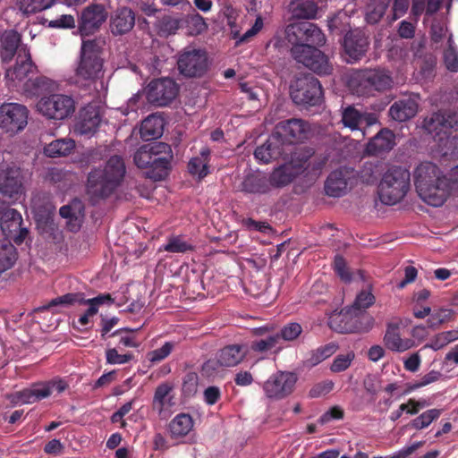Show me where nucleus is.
I'll return each instance as SVG.
<instances>
[{
	"label": "nucleus",
	"mask_w": 458,
	"mask_h": 458,
	"mask_svg": "<svg viewBox=\"0 0 458 458\" xmlns=\"http://www.w3.org/2000/svg\"><path fill=\"white\" fill-rule=\"evenodd\" d=\"M375 302V296L369 291H361L356 297L353 307L357 310L369 308Z\"/></svg>",
	"instance_id": "61"
},
{
	"label": "nucleus",
	"mask_w": 458,
	"mask_h": 458,
	"mask_svg": "<svg viewBox=\"0 0 458 458\" xmlns=\"http://www.w3.org/2000/svg\"><path fill=\"white\" fill-rule=\"evenodd\" d=\"M294 174L293 167L287 165L274 169L268 180L269 186L281 188L293 182Z\"/></svg>",
	"instance_id": "40"
},
{
	"label": "nucleus",
	"mask_w": 458,
	"mask_h": 458,
	"mask_svg": "<svg viewBox=\"0 0 458 458\" xmlns=\"http://www.w3.org/2000/svg\"><path fill=\"white\" fill-rule=\"evenodd\" d=\"M162 250L172 253H186L192 251L194 247L189 242L184 241L182 236L176 235L169 237L166 244L162 247Z\"/></svg>",
	"instance_id": "44"
},
{
	"label": "nucleus",
	"mask_w": 458,
	"mask_h": 458,
	"mask_svg": "<svg viewBox=\"0 0 458 458\" xmlns=\"http://www.w3.org/2000/svg\"><path fill=\"white\" fill-rule=\"evenodd\" d=\"M38 111L48 119L64 120L75 111V101L67 95L52 94L37 103Z\"/></svg>",
	"instance_id": "9"
},
{
	"label": "nucleus",
	"mask_w": 458,
	"mask_h": 458,
	"mask_svg": "<svg viewBox=\"0 0 458 458\" xmlns=\"http://www.w3.org/2000/svg\"><path fill=\"white\" fill-rule=\"evenodd\" d=\"M171 146L165 142L145 144L133 156L134 164L147 169L146 176L155 182L165 179L171 171L173 160Z\"/></svg>",
	"instance_id": "3"
},
{
	"label": "nucleus",
	"mask_w": 458,
	"mask_h": 458,
	"mask_svg": "<svg viewBox=\"0 0 458 458\" xmlns=\"http://www.w3.org/2000/svg\"><path fill=\"white\" fill-rule=\"evenodd\" d=\"M75 148V141L71 138L53 140L44 148L45 154L49 157H65Z\"/></svg>",
	"instance_id": "37"
},
{
	"label": "nucleus",
	"mask_w": 458,
	"mask_h": 458,
	"mask_svg": "<svg viewBox=\"0 0 458 458\" xmlns=\"http://www.w3.org/2000/svg\"><path fill=\"white\" fill-rule=\"evenodd\" d=\"M100 51L101 47L96 40L82 41L81 61L76 70L79 77L94 81L101 75L103 61Z\"/></svg>",
	"instance_id": "8"
},
{
	"label": "nucleus",
	"mask_w": 458,
	"mask_h": 458,
	"mask_svg": "<svg viewBox=\"0 0 458 458\" xmlns=\"http://www.w3.org/2000/svg\"><path fill=\"white\" fill-rule=\"evenodd\" d=\"M185 22L191 35L200 34L207 29L204 18L195 12L186 16Z\"/></svg>",
	"instance_id": "48"
},
{
	"label": "nucleus",
	"mask_w": 458,
	"mask_h": 458,
	"mask_svg": "<svg viewBox=\"0 0 458 458\" xmlns=\"http://www.w3.org/2000/svg\"><path fill=\"white\" fill-rule=\"evenodd\" d=\"M179 94V88H148L147 99L156 106L170 105Z\"/></svg>",
	"instance_id": "31"
},
{
	"label": "nucleus",
	"mask_w": 458,
	"mask_h": 458,
	"mask_svg": "<svg viewBox=\"0 0 458 458\" xmlns=\"http://www.w3.org/2000/svg\"><path fill=\"white\" fill-rule=\"evenodd\" d=\"M395 145L394 133L387 129H381L368 143L367 152L370 155H377L391 150Z\"/></svg>",
	"instance_id": "27"
},
{
	"label": "nucleus",
	"mask_w": 458,
	"mask_h": 458,
	"mask_svg": "<svg viewBox=\"0 0 458 458\" xmlns=\"http://www.w3.org/2000/svg\"><path fill=\"white\" fill-rule=\"evenodd\" d=\"M67 388V382L59 377L47 381H38L33 383L30 387L15 392L12 402L14 403L30 404L49 397L55 391L57 394H61Z\"/></svg>",
	"instance_id": "6"
},
{
	"label": "nucleus",
	"mask_w": 458,
	"mask_h": 458,
	"mask_svg": "<svg viewBox=\"0 0 458 458\" xmlns=\"http://www.w3.org/2000/svg\"><path fill=\"white\" fill-rule=\"evenodd\" d=\"M210 153L208 148H202L199 156L191 158L188 163V171L191 175L203 179L209 174Z\"/></svg>",
	"instance_id": "35"
},
{
	"label": "nucleus",
	"mask_w": 458,
	"mask_h": 458,
	"mask_svg": "<svg viewBox=\"0 0 458 458\" xmlns=\"http://www.w3.org/2000/svg\"><path fill=\"white\" fill-rule=\"evenodd\" d=\"M446 68L452 72L458 71V51L454 47L452 35L448 38V47L444 55Z\"/></svg>",
	"instance_id": "51"
},
{
	"label": "nucleus",
	"mask_w": 458,
	"mask_h": 458,
	"mask_svg": "<svg viewBox=\"0 0 458 458\" xmlns=\"http://www.w3.org/2000/svg\"><path fill=\"white\" fill-rule=\"evenodd\" d=\"M204 401L208 405L216 404L221 398V391L218 386H211L204 390Z\"/></svg>",
	"instance_id": "64"
},
{
	"label": "nucleus",
	"mask_w": 458,
	"mask_h": 458,
	"mask_svg": "<svg viewBox=\"0 0 458 458\" xmlns=\"http://www.w3.org/2000/svg\"><path fill=\"white\" fill-rule=\"evenodd\" d=\"M274 131L289 148L291 145L308 138L309 127L303 120L292 118L278 123Z\"/></svg>",
	"instance_id": "15"
},
{
	"label": "nucleus",
	"mask_w": 458,
	"mask_h": 458,
	"mask_svg": "<svg viewBox=\"0 0 458 458\" xmlns=\"http://www.w3.org/2000/svg\"><path fill=\"white\" fill-rule=\"evenodd\" d=\"M22 217L20 212L14 208L4 209L0 216L1 230L5 240H13L16 244H21L29 231L22 227Z\"/></svg>",
	"instance_id": "14"
},
{
	"label": "nucleus",
	"mask_w": 458,
	"mask_h": 458,
	"mask_svg": "<svg viewBox=\"0 0 458 458\" xmlns=\"http://www.w3.org/2000/svg\"><path fill=\"white\" fill-rule=\"evenodd\" d=\"M453 315V310L449 309H440L436 310L432 314L430 313V316L427 320V326L430 328H437L442 324L449 321Z\"/></svg>",
	"instance_id": "50"
},
{
	"label": "nucleus",
	"mask_w": 458,
	"mask_h": 458,
	"mask_svg": "<svg viewBox=\"0 0 458 458\" xmlns=\"http://www.w3.org/2000/svg\"><path fill=\"white\" fill-rule=\"evenodd\" d=\"M302 333V327L297 322H290L285 324L276 334L278 340L293 342L299 338Z\"/></svg>",
	"instance_id": "46"
},
{
	"label": "nucleus",
	"mask_w": 458,
	"mask_h": 458,
	"mask_svg": "<svg viewBox=\"0 0 458 458\" xmlns=\"http://www.w3.org/2000/svg\"><path fill=\"white\" fill-rule=\"evenodd\" d=\"M133 354L131 352H127L124 354L118 353L116 348H108L106 351V360L108 364H126L130 362L133 359Z\"/></svg>",
	"instance_id": "57"
},
{
	"label": "nucleus",
	"mask_w": 458,
	"mask_h": 458,
	"mask_svg": "<svg viewBox=\"0 0 458 458\" xmlns=\"http://www.w3.org/2000/svg\"><path fill=\"white\" fill-rule=\"evenodd\" d=\"M289 12L295 19H313L316 17L318 6L312 0H291Z\"/></svg>",
	"instance_id": "36"
},
{
	"label": "nucleus",
	"mask_w": 458,
	"mask_h": 458,
	"mask_svg": "<svg viewBox=\"0 0 458 458\" xmlns=\"http://www.w3.org/2000/svg\"><path fill=\"white\" fill-rule=\"evenodd\" d=\"M20 10L25 14H32L49 9L55 0H17Z\"/></svg>",
	"instance_id": "43"
},
{
	"label": "nucleus",
	"mask_w": 458,
	"mask_h": 458,
	"mask_svg": "<svg viewBox=\"0 0 458 458\" xmlns=\"http://www.w3.org/2000/svg\"><path fill=\"white\" fill-rule=\"evenodd\" d=\"M279 343L276 334L269 335L264 339L254 340L250 344V349L255 352H266L275 348Z\"/></svg>",
	"instance_id": "49"
},
{
	"label": "nucleus",
	"mask_w": 458,
	"mask_h": 458,
	"mask_svg": "<svg viewBox=\"0 0 458 458\" xmlns=\"http://www.w3.org/2000/svg\"><path fill=\"white\" fill-rule=\"evenodd\" d=\"M410 186L409 170L401 166H392L383 174L378 184L379 199L386 205H394L406 196Z\"/></svg>",
	"instance_id": "5"
},
{
	"label": "nucleus",
	"mask_w": 458,
	"mask_h": 458,
	"mask_svg": "<svg viewBox=\"0 0 458 458\" xmlns=\"http://www.w3.org/2000/svg\"><path fill=\"white\" fill-rule=\"evenodd\" d=\"M355 358L353 352H348L346 354H338L335 357L330 370L334 373H339L346 370Z\"/></svg>",
	"instance_id": "52"
},
{
	"label": "nucleus",
	"mask_w": 458,
	"mask_h": 458,
	"mask_svg": "<svg viewBox=\"0 0 458 458\" xmlns=\"http://www.w3.org/2000/svg\"><path fill=\"white\" fill-rule=\"evenodd\" d=\"M293 101L304 107L319 106L324 99L323 88H291Z\"/></svg>",
	"instance_id": "25"
},
{
	"label": "nucleus",
	"mask_w": 458,
	"mask_h": 458,
	"mask_svg": "<svg viewBox=\"0 0 458 458\" xmlns=\"http://www.w3.org/2000/svg\"><path fill=\"white\" fill-rule=\"evenodd\" d=\"M28 109L17 103H5L0 106V127L14 134L22 131L28 123Z\"/></svg>",
	"instance_id": "11"
},
{
	"label": "nucleus",
	"mask_w": 458,
	"mask_h": 458,
	"mask_svg": "<svg viewBox=\"0 0 458 458\" xmlns=\"http://www.w3.org/2000/svg\"><path fill=\"white\" fill-rule=\"evenodd\" d=\"M163 119L157 115L151 114L142 121L140 133L143 140L148 141L159 138L163 134Z\"/></svg>",
	"instance_id": "34"
},
{
	"label": "nucleus",
	"mask_w": 458,
	"mask_h": 458,
	"mask_svg": "<svg viewBox=\"0 0 458 458\" xmlns=\"http://www.w3.org/2000/svg\"><path fill=\"white\" fill-rule=\"evenodd\" d=\"M418 195L427 204L433 207H441L450 196L447 177L443 175L437 182L427 187V191H419Z\"/></svg>",
	"instance_id": "21"
},
{
	"label": "nucleus",
	"mask_w": 458,
	"mask_h": 458,
	"mask_svg": "<svg viewBox=\"0 0 458 458\" xmlns=\"http://www.w3.org/2000/svg\"><path fill=\"white\" fill-rule=\"evenodd\" d=\"M175 346L176 344L174 342H165L160 348L148 352L147 359L151 364L158 363L166 359Z\"/></svg>",
	"instance_id": "47"
},
{
	"label": "nucleus",
	"mask_w": 458,
	"mask_h": 458,
	"mask_svg": "<svg viewBox=\"0 0 458 458\" xmlns=\"http://www.w3.org/2000/svg\"><path fill=\"white\" fill-rule=\"evenodd\" d=\"M241 191L249 194H265L270 191V186L265 175L249 174L241 183Z\"/></svg>",
	"instance_id": "30"
},
{
	"label": "nucleus",
	"mask_w": 458,
	"mask_h": 458,
	"mask_svg": "<svg viewBox=\"0 0 458 458\" xmlns=\"http://www.w3.org/2000/svg\"><path fill=\"white\" fill-rule=\"evenodd\" d=\"M290 149L275 131L268 137L264 144L257 147L254 157L259 161L267 164L278 158L287 159Z\"/></svg>",
	"instance_id": "16"
},
{
	"label": "nucleus",
	"mask_w": 458,
	"mask_h": 458,
	"mask_svg": "<svg viewBox=\"0 0 458 458\" xmlns=\"http://www.w3.org/2000/svg\"><path fill=\"white\" fill-rule=\"evenodd\" d=\"M125 164L122 157L112 156L105 167L92 170L88 176L87 191L92 200L106 199L114 193L125 175Z\"/></svg>",
	"instance_id": "2"
},
{
	"label": "nucleus",
	"mask_w": 458,
	"mask_h": 458,
	"mask_svg": "<svg viewBox=\"0 0 458 458\" xmlns=\"http://www.w3.org/2000/svg\"><path fill=\"white\" fill-rule=\"evenodd\" d=\"M105 118V108L100 102H89L81 107L74 120V133L87 138L93 137L100 129Z\"/></svg>",
	"instance_id": "7"
},
{
	"label": "nucleus",
	"mask_w": 458,
	"mask_h": 458,
	"mask_svg": "<svg viewBox=\"0 0 458 458\" xmlns=\"http://www.w3.org/2000/svg\"><path fill=\"white\" fill-rule=\"evenodd\" d=\"M417 112L418 103L408 98L394 102L389 109V115L395 121L405 122L414 117Z\"/></svg>",
	"instance_id": "29"
},
{
	"label": "nucleus",
	"mask_w": 458,
	"mask_h": 458,
	"mask_svg": "<svg viewBox=\"0 0 458 458\" xmlns=\"http://www.w3.org/2000/svg\"><path fill=\"white\" fill-rule=\"evenodd\" d=\"M16 250L10 241H0V273L13 267L16 260Z\"/></svg>",
	"instance_id": "41"
},
{
	"label": "nucleus",
	"mask_w": 458,
	"mask_h": 458,
	"mask_svg": "<svg viewBox=\"0 0 458 458\" xmlns=\"http://www.w3.org/2000/svg\"><path fill=\"white\" fill-rule=\"evenodd\" d=\"M135 24L134 13L126 7L114 12L111 18L110 28L114 35H123L129 32Z\"/></svg>",
	"instance_id": "28"
},
{
	"label": "nucleus",
	"mask_w": 458,
	"mask_h": 458,
	"mask_svg": "<svg viewBox=\"0 0 458 458\" xmlns=\"http://www.w3.org/2000/svg\"><path fill=\"white\" fill-rule=\"evenodd\" d=\"M338 349V345L335 343H328L325 345L319 346L317 349L311 351L309 357L305 360V364L308 367H315L326 359L332 356Z\"/></svg>",
	"instance_id": "39"
},
{
	"label": "nucleus",
	"mask_w": 458,
	"mask_h": 458,
	"mask_svg": "<svg viewBox=\"0 0 458 458\" xmlns=\"http://www.w3.org/2000/svg\"><path fill=\"white\" fill-rule=\"evenodd\" d=\"M442 414L441 409H430L422 412L420 416L411 420V426L415 429H422L428 427L434 420H437Z\"/></svg>",
	"instance_id": "45"
},
{
	"label": "nucleus",
	"mask_w": 458,
	"mask_h": 458,
	"mask_svg": "<svg viewBox=\"0 0 458 458\" xmlns=\"http://www.w3.org/2000/svg\"><path fill=\"white\" fill-rule=\"evenodd\" d=\"M264 21L263 18L259 15L252 27L242 35L240 40L236 41V45L249 41L250 38L255 37L263 28Z\"/></svg>",
	"instance_id": "62"
},
{
	"label": "nucleus",
	"mask_w": 458,
	"mask_h": 458,
	"mask_svg": "<svg viewBox=\"0 0 458 458\" xmlns=\"http://www.w3.org/2000/svg\"><path fill=\"white\" fill-rule=\"evenodd\" d=\"M383 341L388 350L397 352H403L414 344L411 339L401 337L399 324L393 322L387 324Z\"/></svg>",
	"instance_id": "24"
},
{
	"label": "nucleus",
	"mask_w": 458,
	"mask_h": 458,
	"mask_svg": "<svg viewBox=\"0 0 458 458\" xmlns=\"http://www.w3.org/2000/svg\"><path fill=\"white\" fill-rule=\"evenodd\" d=\"M248 352V347L244 344H228L217 352V362L222 367L237 366L245 359Z\"/></svg>",
	"instance_id": "26"
},
{
	"label": "nucleus",
	"mask_w": 458,
	"mask_h": 458,
	"mask_svg": "<svg viewBox=\"0 0 458 458\" xmlns=\"http://www.w3.org/2000/svg\"><path fill=\"white\" fill-rule=\"evenodd\" d=\"M365 121L368 125L373 124L376 118L373 114H364L352 106L344 108L342 114V122L345 127L351 130L360 129V125Z\"/></svg>",
	"instance_id": "33"
},
{
	"label": "nucleus",
	"mask_w": 458,
	"mask_h": 458,
	"mask_svg": "<svg viewBox=\"0 0 458 458\" xmlns=\"http://www.w3.org/2000/svg\"><path fill=\"white\" fill-rule=\"evenodd\" d=\"M107 12L101 4H92L81 13L79 30L82 36H88L97 31L106 21Z\"/></svg>",
	"instance_id": "17"
},
{
	"label": "nucleus",
	"mask_w": 458,
	"mask_h": 458,
	"mask_svg": "<svg viewBox=\"0 0 458 458\" xmlns=\"http://www.w3.org/2000/svg\"><path fill=\"white\" fill-rule=\"evenodd\" d=\"M349 172L346 169H336L332 171L325 182V191L329 197L339 198L347 191Z\"/></svg>",
	"instance_id": "23"
},
{
	"label": "nucleus",
	"mask_w": 458,
	"mask_h": 458,
	"mask_svg": "<svg viewBox=\"0 0 458 458\" xmlns=\"http://www.w3.org/2000/svg\"><path fill=\"white\" fill-rule=\"evenodd\" d=\"M341 79L346 86H386L392 82L389 72L381 69H346L341 72Z\"/></svg>",
	"instance_id": "10"
},
{
	"label": "nucleus",
	"mask_w": 458,
	"mask_h": 458,
	"mask_svg": "<svg viewBox=\"0 0 458 458\" xmlns=\"http://www.w3.org/2000/svg\"><path fill=\"white\" fill-rule=\"evenodd\" d=\"M0 192L10 199H18L23 192L22 176L19 168L0 171Z\"/></svg>",
	"instance_id": "18"
},
{
	"label": "nucleus",
	"mask_w": 458,
	"mask_h": 458,
	"mask_svg": "<svg viewBox=\"0 0 458 458\" xmlns=\"http://www.w3.org/2000/svg\"><path fill=\"white\" fill-rule=\"evenodd\" d=\"M181 26V21L177 18L165 16L159 21L158 29L161 36L175 34Z\"/></svg>",
	"instance_id": "55"
},
{
	"label": "nucleus",
	"mask_w": 458,
	"mask_h": 458,
	"mask_svg": "<svg viewBox=\"0 0 458 458\" xmlns=\"http://www.w3.org/2000/svg\"><path fill=\"white\" fill-rule=\"evenodd\" d=\"M194 421L188 413L177 414L169 423L168 430L171 437L178 439L187 436L193 428Z\"/></svg>",
	"instance_id": "32"
},
{
	"label": "nucleus",
	"mask_w": 458,
	"mask_h": 458,
	"mask_svg": "<svg viewBox=\"0 0 458 458\" xmlns=\"http://www.w3.org/2000/svg\"><path fill=\"white\" fill-rule=\"evenodd\" d=\"M199 376L196 372L190 371L182 379V391L184 396L191 397L197 393Z\"/></svg>",
	"instance_id": "54"
},
{
	"label": "nucleus",
	"mask_w": 458,
	"mask_h": 458,
	"mask_svg": "<svg viewBox=\"0 0 458 458\" xmlns=\"http://www.w3.org/2000/svg\"><path fill=\"white\" fill-rule=\"evenodd\" d=\"M335 386V383L330 379H326L316 383L309 391V396L318 398L330 393Z\"/></svg>",
	"instance_id": "58"
},
{
	"label": "nucleus",
	"mask_w": 458,
	"mask_h": 458,
	"mask_svg": "<svg viewBox=\"0 0 458 458\" xmlns=\"http://www.w3.org/2000/svg\"><path fill=\"white\" fill-rule=\"evenodd\" d=\"M75 26V20L72 15L64 14L59 18L52 20L49 21V27L51 28H63L69 29L73 28Z\"/></svg>",
	"instance_id": "63"
},
{
	"label": "nucleus",
	"mask_w": 458,
	"mask_h": 458,
	"mask_svg": "<svg viewBox=\"0 0 458 458\" xmlns=\"http://www.w3.org/2000/svg\"><path fill=\"white\" fill-rule=\"evenodd\" d=\"M28 60L23 62L21 64L15 66L13 70L7 71V77H11L13 81L17 80L19 82L26 77L27 73L31 68V62L30 60V55H27Z\"/></svg>",
	"instance_id": "59"
},
{
	"label": "nucleus",
	"mask_w": 458,
	"mask_h": 458,
	"mask_svg": "<svg viewBox=\"0 0 458 458\" xmlns=\"http://www.w3.org/2000/svg\"><path fill=\"white\" fill-rule=\"evenodd\" d=\"M296 381L295 373L278 371L265 382L264 391L268 398L283 399L293 391Z\"/></svg>",
	"instance_id": "13"
},
{
	"label": "nucleus",
	"mask_w": 458,
	"mask_h": 458,
	"mask_svg": "<svg viewBox=\"0 0 458 458\" xmlns=\"http://www.w3.org/2000/svg\"><path fill=\"white\" fill-rule=\"evenodd\" d=\"M334 269L335 272L340 276L344 282H350L352 280V275L348 270L345 259L341 255H336L334 259Z\"/></svg>",
	"instance_id": "60"
},
{
	"label": "nucleus",
	"mask_w": 458,
	"mask_h": 458,
	"mask_svg": "<svg viewBox=\"0 0 458 458\" xmlns=\"http://www.w3.org/2000/svg\"><path fill=\"white\" fill-rule=\"evenodd\" d=\"M286 39L293 45V57L300 64L318 74H328L332 71L327 57L318 48L326 38L320 29L314 23L302 21L289 24L285 29Z\"/></svg>",
	"instance_id": "1"
},
{
	"label": "nucleus",
	"mask_w": 458,
	"mask_h": 458,
	"mask_svg": "<svg viewBox=\"0 0 458 458\" xmlns=\"http://www.w3.org/2000/svg\"><path fill=\"white\" fill-rule=\"evenodd\" d=\"M173 390L174 386L168 382L158 385L155 390L152 408L160 417H165L168 409L175 404Z\"/></svg>",
	"instance_id": "22"
},
{
	"label": "nucleus",
	"mask_w": 458,
	"mask_h": 458,
	"mask_svg": "<svg viewBox=\"0 0 458 458\" xmlns=\"http://www.w3.org/2000/svg\"><path fill=\"white\" fill-rule=\"evenodd\" d=\"M440 168L432 162H422L420 163L413 172L414 185L417 192L427 191V187L433 182H437V180L442 177Z\"/></svg>",
	"instance_id": "19"
},
{
	"label": "nucleus",
	"mask_w": 458,
	"mask_h": 458,
	"mask_svg": "<svg viewBox=\"0 0 458 458\" xmlns=\"http://www.w3.org/2000/svg\"><path fill=\"white\" fill-rule=\"evenodd\" d=\"M369 41L361 30H352L348 32L344 40V49L348 55V62L360 59L366 53Z\"/></svg>",
	"instance_id": "20"
},
{
	"label": "nucleus",
	"mask_w": 458,
	"mask_h": 458,
	"mask_svg": "<svg viewBox=\"0 0 458 458\" xmlns=\"http://www.w3.org/2000/svg\"><path fill=\"white\" fill-rule=\"evenodd\" d=\"M457 127L458 114L454 111L435 112L423 122V128L432 135L444 155L458 152V137L451 136V129Z\"/></svg>",
	"instance_id": "4"
},
{
	"label": "nucleus",
	"mask_w": 458,
	"mask_h": 458,
	"mask_svg": "<svg viewBox=\"0 0 458 458\" xmlns=\"http://www.w3.org/2000/svg\"><path fill=\"white\" fill-rule=\"evenodd\" d=\"M348 314H339L330 320V327L336 332L342 334L352 333L354 331V327L347 321Z\"/></svg>",
	"instance_id": "56"
},
{
	"label": "nucleus",
	"mask_w": 458,
	"mask_h": 458,
	"mask_svg": "<svg viewBox=\"0 0 458 458\" xmlns=\"http://www.w3.org/2000/svg\"><path fill=\"white\" fill-rule=\"evenodd\" d=\"M207 55L200 48L185 47L178 58V69L187 77L201 76L207 69Z\"/></svg>",
	"instance_id": "12"
},
{
	"label": "nucleus",
	"mask_w": 458,
	"mask_h": 458,
	"mask_svg": "<svg viewBox=\"0 0 458 458\" xmlns=\"http://www.w3.org/2000/svg\"><path fill=\"white\" fill-rule=\"evenodd\" d=\"M391 0H370L367 6L366 20L369 23H377L384 15Z\"/></svg>",
	"instance_id": "42"
},
{
	"label": "nucleus",
	"mask_w": 458,
	"mask_h": 458,
	"mask_svg": "<svg viewBox=\"0 0 458 458\" xmlns=\"http://www.w3.org/2000/svg\"><path fill=\"white\" fill-rule=\"evenodd\" d=\"M21 41L19 33L13 30L5 31L2 38L1 57L4 62H9L13 57Z\"/></svg>",
	"instance_id": "38"
},
{
	"label": "nucleus",
	"mask_w": 458,
	"mask_h": 458,
	"mask_svg": "<svg viewBox=\"0 0 458 458\" xmlns=\"http://www.w3.org/2000/svg\"><path fill=\"white\" fill-rule=\"evenodd\" d=\"M83 301V294L82 293H66L62 296H58L48 303L47 307L48 309L58 306V305H64V306H69L73 304H79L82 305Z\"/></svg>",
	"instance_id": "53"
}]
</instances>
